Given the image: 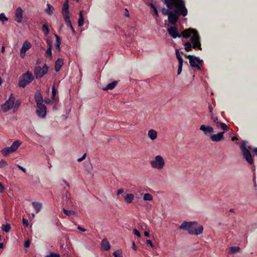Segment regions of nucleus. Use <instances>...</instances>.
Here are the masks:
<instances>
[{
	"instance_id": "09e8293b",
	"label": "nucleus",
	"mask_w": 257,
	"mask_h": 257,
	"mask_svg": "<svg viewBox=\"0 0 257 257\" xmlns=\"http://www.w3.org/2000/svg\"><path fill=\"white\" fill-rule=\"evenodd\" d=\"M22 221H23V225H24L25 227H28V225H29V222H28V221L26 219H25V218H23V220H22Z\"/></svg>"
},
{
	"instance_id": "680f3d73",
	"label": "nucleus",
	"mask_w": 257,
	"mask_h": 257,
	"mask_svg": "<svg viewBox=\"0 0 257 257\" xmlns=\"http://www.w3.org/2000/svg\"><path fill=\"white\" fill-rule=\"evenodd\" d=\"M211 120L214 122H216V121L217 120V117H214L213 116H212L211 117Z\"/></svg>"
},
{
	"instance_id": "9b49d317",
	"label": "nucleus",
	"mask_w": 257,
	"mask_h": 257,
	"mask_svg": "<svg viewBox=\"0 0 257 257\" xmlns=\"http://www.w3.org/2000/svg\"><path fill=\"white\" fill-rule=\"evenodd\" d=\"M180 16L179 12H177V10H174V12H171L168 16V21L172 25H175L178 21Z\"/></svg>"
},
{
	"instance_id": "c85d7f7f",
	"label": "nucleus",
	"mask_w": 257,
	"mask_h": 257,
	"mask_svg": "<svg viewBox=\"0 0 257 257\" xmlns=\"http://www.w3.org/2000/svg\"><path fill=\"white\" fill-rule=\"evenodd\" d=\"M134 198V196L133 194H127L125 196L124 200L127 203H130L133 201Z\"/></svg>"
},
{
	"instance_id": "6e6552de",
	"label": "nucleus",
	"mask_w": 257,
	"mask_h": 257,
	"mask_svg": "<svg viewBox=\"0 0 257 257\" xmlns=\"http://www.w3.org/2000/svg\"><path fill=\"white\" fill-rule=\"evenodd\" d=\"M203 227L199 225L196 222H192L191 226L189 228L188 233L190 234L199 235L202 233Z\"/></svg>"
},
{
	"instance_id": "f03ea898",
	"label": "nucleus",
	"mask_w": 257,
	"mask_h": 257,
	"mask_svg": "<svg viewBox=\"0 0 257 257\" xmlns=\"http://www.w3.org/2000/svg\"><path fill=\"white\" fill-rule=\"evenodd\" d=\"M164 4L168 9L177 10L182 16L187 15L188 10L184 0H164Z\"/></svg>"
},
{
	"instance_id": "473e14b6",
	"label": "nucleus",
	"mask_w": 257,
	"mask_h": 257,
	"mask_svg": "<svg viewBox=\"0 0 257 257\" xmlns=\"http://www.w3.org/2000/svg\"><path fill=\"white\" fill-rule=\"evenodd\" d=\"M143 199L145 201H151L153 200V196L149 193H145Z\"/></svg>"
},
{
	"instance_id": "de8ad7c7",
	"label": "nucleus",
	"mask_w": 257,
	"mask_h": 257,
	"mask_svg": "<svg viewBox=\"0 0 257 257\" xmlns=\"http://www.w3.org/2000/svg\"><path fill=\"white\" fill-rule=\"evenodd\" d=\"M47 257H60V255L56 253H51Z\"/></svg>"
},
{
	"instance_id": "f704fd0d",
	"label": "nucleus",
	"mask_w": 257,
	"mask_h": 257,
	"mask_svg": "<svg viewBox=\"0 0 257 257\" xmlns=\"http://www.w3.org/2000/svg\"><path fill=\"white\" fill-rule=\"evenodd\" d=\"M240 248L238 246H231L230 247V251L232 253H235L239 251Z\"/></svg>"
},
{
	"instance_id": "774afa93",
	"label": "nucleus",
	"mask_w": 257,
	"mask_h": 257,
	"mask_svg": "<svg viewBox=\"0 0 257 257\" xmlns=\"http://www.w3.org/2000/svg\"><path fill=\"white\" fill-rule=\"evenodd\" d=\"M208 108H209V109L210 110V112H211L212 111V110H213V108L212 107L211 105H209Z\"/></svg>"
},
{
	"instance_id": "58836bf2",
	"label": "nucleus",
	"mask_w": 257,
	"mask_h": 257,
	"mask_svg": "<svg viewBox=\"0 0 257 257\" xmlns=\"http://www.w3.org/2000/svg\"><path fill=\"white\" fill-rule=\"evenodd\" d=\"M217 124H219L224 131H227L228 130V126L224 123L217 122Z\"/></svg>"
},
{
	"instance_id": "37998d69",
	"label": "nucleus",
	"mask_w": 257,
	"mask_h": 257,
	"mask_svg": "<svg viewBox=\"0 0 257 257\" xmlns=\"http://www.w3.org/2000/svg\"><path fill=\"white\" fill-rule=\"evenodd\" d=\"M183 63V62H179V63L178 71H177V74L178 75L180 74L181 72H182Z\"/></svg>"
},
{
	"instance_id": "49530a36",
	"label": "nucleus",
	"mask_w": 257,
	"mask_h": 257,
	"mask_svg": "<svg viewBox=\"0 0 257 257\" xmlns=\"http://www.w3.org/2000/svg\"><path fill=\"white\" fill-rule=\"evenodd\" d=\"M21 105V102L19 100H17L15 103H14V107L15 109H17Z\"/></svg>"
},
{
	"instance_id": "4c0bfd02",
	"label": "nucleus",
	"mask_w": 257,
	"mask_h": 257,
	"mask_svg": "<svg viewBox=\"0 0 257 257\" xmlns=\"http://www.w3.org/2000/svg\"><path fill=\"white\" fill-rule=\"evenodd\" d=\"M2 229L6 232H8L11 229V226L10 224L3 225Z\"/></svg>"
},
{
	"instance_id": "c03bdc74",
	"label": "nucleus",
	"mask_w": 257,
	"mask_h": 257,
	"mask_svg": "<svg viewBox=\"0 0 257 257\" xmlns=\"http://www.w3.org/2000/svg\"><path fill=\"white\" fill-rule=\"evenodd\" d=\"M57 90H56V89L55 88V86L53 85L52 86V99H54V97L56 95V94L57 93Z\"/></svg>"
},
{
	"instance_id": "aec40b11",
	"label": "nucleus",
	"mask_w": 257,
	"mask_h": 257,
	"mask_svg": "<svg viewBox=\"0 0 257 257\" xmlns=\"http://www.w3.org/2000/svg\"><path fill=\"white\" fill-rule=\"evenodd\" d=\"M192 222H183L180 226L179 228L182 230H186L189 232V228L191 226Z\"/></svg>"
},
{
	"instance_id": "7ed1b4c3",
	"label": "nucleus",
	"mask_w": 257,
	"mask_h": 257,
	"mask_svg": "<svg viewBox=\"0 0 257 257\" xmlns=\"http://www.w3.org/2000/svg\"><path fill=\"white\" fill-rule=\"evenodd\" d=\"M34 80V77L31 72L28 71L23 74L19 79V86L25 88Z\"/></svg>"
},
{
	"instance_id": "e433bc0d",
	"label": "nucleus",
	"mask_w": 257,
	"mask_h": 257,
	"mask_svg": "<svg viewBox=\"0 0 257 257\" xmlns=\"http://www.w3.org/2000/svg\"><path fill=\"white\" fill-rule=\"evenodd\" d=\"M47 43L49 45V47L47 49L46 53L50 57H52V46L50 42H48Z\"/></svg>"
},
{
	"instance_id": "4468645a",
	"label": "nucleus",
	"mask_w": 257,
	"mask_h": 257,
	"mask_svg": "<svg viewBox=\"0 0 257 257\" xmlns=\"http://www.w3.org/2000/svg\"><path fill=\"white\" fill-rule=\"evenodd\" d=\"M62 14L63 15L64 20L67 19V18H70L68 0H66V2L64 3L63 5L62 9Z\"/></svg>"
},
{
	"instance_id": "20e7f679",
	"label": "nucleus",
	"mask_w": 257,
	"mask_h": 257,
	"mask_svg": "<svg viewBox=\"0 0 257 257\" xmlns=\"http://www.w3.org/2000/svg\"><path fill=\"white\" fill-rule=\"evenodd\" d=\"M240 148L243 158L248 163V164L252 165L253 164V160L250 151L246 148V143L244 141H243L241 143Z\"/></svg>"
},
{
	"instance_id": "9d476101",
	"label": "nucleus",
	"mask_w": 257,
	"mask_h": 257,
	"mask_svg": "<svg viewBox=\"0 0 257 257\" xmlns=\"http://www.w3.org/2000/svg\"><path fill=\"white\" fill-rule=\"evenodd\" d=\"M37 108L36 113L37 115L41 118H44L47 113V108L44 104H39L37 105Z\"/></svg>"
},
{
	"instance_id": "8fccbe9b",
	"label": "nucleus",
	"mask_w": 257,
	"mask_h": 257,
	"mask_svg": "<svg viewBox=\"0 0 257 257\" xmlns=\"http://www.w3.org/2000/svg\"><path fill=\"white\" fill-rule=\"evenodd\" d=\"M133 232H134V234H135L136 236H137L139 237H141V233L137 229H134Z\"/></svg>"
},
{
	"instance_id": "dca6fc26",
	"label": "nucleus",
	"mask_w": 257,
	"mask_h": 257,
	"mask_svg": "<svg viewBox=\"0 0 257 257\" xmlns=\"http://www.w3.org/2000/svg\"><path fill=\"white\" fill-rule=\"evenodd\" d=\"M224 132H220L217 134L210 136V139L212 142H218L223 139V135Z\"/></svg>"
},
{
	"instance_id": "338daca9",
	"label": "nucleus",
	"mask_w": 257,
	"mask_h": 257,
	"mask_svg": "<svg viewBox=\"0 0 257 257\" xmlns=\"http://www.w3.org/2000/svg\"><path fill=\"white\" fill-rule=\"evenodd\" d=\"M253 151L254 154L256 156H257V148H256L253 149Z\"/></svg>"
},
{
	"instance_id": "603ef678",
	"label": "nucleus",
	"mask_w": 257,
	"mask_h": 257,
	"mask_svg": "<svg viewBox=\"0 0 257 257\" xmlns=\"http://www.w3.org/2000/svg\"><path fill=\"white\" fill-rule=\"evenodd\" d=\"M17 167L20 169L21 170H22L24 173H26V169L25 168H24V167H23L22 166H21V165H17Z\"/></svg>"
},
{
	"instance_id": "f3484780",
	"label": "nucleus",
	"mask_w": 257,
	"mask_h": 257,
	"mask_svg": "<svg viewBox=\"0 0 257 257\" xmlns=\"http://www.w3.org/2000/svg\"><path fill=\"white\" fill-rule=\"evenodd\" d=\"M35 99L37 105H39V104H43V99L42 95L40 92L37 91L35 95Z\"/></svg>"
},
{
	"instance_id": "423d86ee",
	"label": "nucleus",
	"mask_w": 257,
	"mask_h": 257,
	"mask_svg": "<svg viewBox=\"0 0 257 257\" xmlns=\"http://www.w3.org/2000/svg\"><path fill=\"white\" fill-rule=\"evenodd\" d=\"M48 71V67L46 64H45L42 68L40 66L35 67L34 73L36 76V79H39L43 77L45 74H46Z\"/></svg>"
},
{
	"instance_id": "1a4fd4ad",
	"label": "nucleus",
	"mask_w": 257,
	"mask_h": 257,
	"mask_svg": "<svg viewBox=\"0 0 257 257\" xmlns=\"http://www.w3.org/2000/svg\"><path fill=\"white\" fill-rule=\"evenodd\" d=\"M15 98L12 94L6 102L2 105V109L4 112H7L14 106Z\"/></svg>"
},
{
	"instance_id": "72a5a7b5",
	"label": "nucleus",
	"mask_w": 257,
	"mask_h": 257,
	"mask_svg": "<svg viewBox=\"0 0 257 257\" xmlns=\"http://www.w3.org/2000/svg\"><path fill=\"white\" fill-rule=\"evenodd\" d=\"M63 210L64 213L67 216H70L72 215H74L75 214V212L73 210H68L65 208H63Z\"/></svg>"
},
{
	"instance_id": "c9c22d12",
	"label": "nucleus",
	"mask_w": 257,
	"mask_h": 257,
	"mask_svg": "<svg viewBox=\"0 0 257 257\" xmlns=\"http://www.w3.org/2000/svg\"><path fill=\"white\" fill-rule=\"evenodd\" d=\"M175 53H176V57L177 58V59L178 60V61H179V62H183V59L181 57L180 54V52H179V51L178 49H176V51H175Z\"/></svg>"
},
{
	"instance_id": "6ab92c4d",
	"label": "nucleus",
	"mask_w": 257,
	"mask_h": 257,
	"mask_svg": "<svg viewBox=\"0 0 257 257\" xmlns=\"http://www.w3.org/2000/svg\"><path fill=\"white\" fill-rule=\"evenodd\" d=\"M63 65V60L62 59L58 58L56 62H55V69L56 72H58L60 69L61 68L62 66Z\"/></svg>"
},
{
	"instance_id": "a211bd4d",
	"label": "nucleus",
	"mask_w": 257,
	"mask_h": 257,
	"mask_svg": "<svg viewBox=\"0 0 257 257\" xmlns=\"http://www.w3.org/2000/svg\"><path fill=\"white\" fill-rule=\"evenodd\" d=\"M31 47L30 43L25 41L20 49V52L21 53H26V51L29 50Z\"/></svg>"
},
{
	"instance_id": "5701e85b",
	"label": "nucleus",
	"mask_w": 257,
	"mask_h": 257,
	"mask_svg": "<svg viewBox=\"0 0 257 257\" xmlns=\"http://www.w3.org/2000/svg\"><path fill=\"white\" fill-rule=\"evenodd\" d=\"M118 83L117 81H114L111 83L108 84L105 87L103 88L104 90H112L113 89Z\"/></svg>"
},
{
	"instance_id": "2eb2a0df",
	"label": "nucleus",
	"mask_w": 257,
	"mask_h": 257,
	"mask_svg": "<svg viewBox=\"0 0 257 257\" xmlns=\"http://www.w3.org/2000/svg\"><path fill=\"white\" fill-rule=\"evenodd\" d=\"M200 130L203 132L204 134L207 136H210L213 132V128L209 125L202 124L200 127Z\"/></svg>"
},
{
	"instance_id": "13d9d810",
	"label": "nucleus",
	"mask_w": 257,
	"mask_h": 257,
	"mask_svg": "<svg viewBox=\"0 0 257 257\" xmlns=\"http://www.w3.org/2000/svg\"><path fill=\"white\" fill-rule=\"evenodd\" d=\"M123 191H124L123 189H120L117 190L116 195H119L120 194H122L123 192Z\"/></svg>"
},
{
	"instance_id": "7c9ffc66",
	"label": "nucleus",
	"mask_w": 257,
	"mask_h": 257,
	"mask_svg": "<svg viewBox=\"0 0 257 257\" xmlns=\"http://www.w3.org/2000/svg\"><path fill=\"white\" fill-rule=\"evenodd\" d=\"M42 31L45 35H47L49 33V29L48 28V25L45 24L43 25L42 28Z\"/></svg>"
},
{
	"instance_id": "864d4df0",
	"label": "nucleus",
	"mask_w": 257,
	"mask_h": 257,
	"mask_svg": "<svg viewBox=\"0 0 257 257\" xmlns=\"http://www.w3.org/2000/svg\"><path fill=\"white\" fill-rule=\"evenodd\" d=\"M153 11L154 12V16L156 18H157V17H159L158 12L157 8L154 9Z\"/></svg>"
},
{
	"instance_id": "39448f33",
	"label": "nucleus",
	"mask_w": 257,
	"mask_h": 257,
	"mask_svg": "<svg viewBox=\"0 0 257 257\" xmlns=\"http://www.w3.org/2000/svg\"><path fill=\"white\" fill-rule=\"evenodd\" d=\"M152 168L157 169H162L165 166V161L160 155L156 156L155 159L150 162Z\"/></svg>"
},
{
	"instance_id": "b1692460",
	"label": "nucleus",
	"mask_w": 257,
	"mask_h": 257,
	"mask_svg": "<svg viewBox=\"0 0 257 257\" xmlns=\"http://www.w3.org/2000/svg\"><path fill=\"white\" fill-rule=\"evenodd\" d=\"M13 152L10 147L5 148L1 151V153L4 157L7 156L9 154Z\"/></svg>"
},
{
	"instance_id": "393cba45",
	"label": "nucleus",
	"mask_w": 257,
	"mask_h": 257,
	"mask_svg": "<svg viewBox=\"0 0 257 257\" xmlns=\"http://www.w3.org/2000/svg\"><path fill=\"white\" fill-rule=\"evenodd\" d=\"M21 144V143L20 141L17 140L15 141L10 147L11 150H12V151H13L14 152H15L18 149V148H19Z\"/></svg>"
},
{
	"instance_id": "69168bd1",
	"label": "nucleus",
	"mask_w": 257,
	"mask_h": 257,
	"mask_svg": "<svg viewBox=\"0 0 257 257\" xmlns=\"http://www.w3.org/2000/svg\"><path fill=\"white\" fill-rule=\"evenodd\" d=\"M144 234H145V235L146 236H147V237H149V236H150V233H149V232H148V231H145V233H144Z\"/></svg>"
},
{
	"instance_id": "a19ab883",
	"label": "nucleus",
	"mask_w": 257,
	"mask_h": 257,
	"mask_svg": "<svg viewBox=\"0 0 257 257\" xmlns=\"http://www.w3.org/2000/svg\"><path fill=\"white\" fill-rule=\"evenodd\" d=\"M161 12L164 15H168L171 13V11H169L168 9H167L166 8H163L161 10Z\"/></svg>"
},
{
	"instance_id": "6e6d98bb",
	"label": "nucleus",
	"mask_w": 257,
	"mask_h": 257,
	"mask_svg": "<svg viewBox=\"0 0 257 257\" xmlns=\"http://www.w3.org/2000/svg\"><path fill=\"white\" fill-rule=\"evenodd\" d=\"M123 15L125 17H129V16H130L129 12L127 9H124V13Z\"/></svg>"
},
{
	"instance_id": "4be33fe9",
	"label": "nucleus",
	"mask_w": 257,
	"mask_h": 257,
	"mask_svg": "<svg viewBox=\"0 0 257 257\" xmlns=\"http://www.w3.org/2000/svg\"><path fill=\"white\" fill-rule=\"evenodd\" d=\"M148 136L152 140H155L157 137V132L154 130H150L148 132Z\"/></svg>"
},
{
	"instance_id": "3c124183",
	"label": "nucleus",
	"mask_w": 257,
	"mask_h": 257,
	"mask_svg": "<svg viewBox=\"0 0 257 257\" xmlns=\"http://www.w3.org/2000/svg\"><path fill=\"white\" fill-rule=\"evenodd\" d=\"M30 243H31V242L30 240H28L27 241H26L25 242V243H24V246L26 247V248H28L30 246Z\"/></svg>"
},
{
	"instance_id": "2f4dec72",
	"label": "nucleus",
	"mask_w": 257,
	"mask_h": 257,
	"mask_svg": "<svg viewBox=\"0 0 257 257\" xmlns=\"http://www.w3.org/2000/svg\"><path fill=\"white\" fill-rule=\"evenodd\" d=\"M55 37L56 39V48L58 50H60V46L61 45V39L60 37L57 35L55 34Z\"/></svg>"
},
{
	"instance_id": "052dcab7",
	"label": "nucleus",
	"mask_w": 257,
	"mask_h": 257,
	"mask_svg": "<svg viewBox=\"0 0 257 257\" xmlns=\"http://www.w3.org/2000/svg\"><path fill=\"white\" fill-rule=\"evenodd\" d=\"M70 198V194L67 191L66 193V199H69Z\"/></svg>"
},
{
	"instance_id": "e2e57ef3",
	"label": "nucleus",
	"mask_w": 257,
	"mask_h": 257,
	"mask_svg": "<svg viewBox=\"0 0 257 257\" xmlns=\"http://www.w3.org/2000/svg\"><path fill=\"white\" fill-rule=\"evenodd\" d=\"M148 5L151 8L153 9V10L155 9V8H156V7L152 3H149Z\"/></svg>"
},
{
	"instance_id": "79ce46f5",
	"label": "nucleus",
	"mask_w": 257,
	"mask_h": 257,
	"mask_svg": "<svg viewBox=\"0 0 257 257\" xmlns=\"http://www.w3.org/2000/svg\"><path fill=\"white\" fill-rule=\"evenodd\" d=\"M8 19L6 17L4 13H2L0 14V21L4 22L5 21H7Z\"/></svg>"
},
{
	"instance_id": "f257e3e1",
	"label": "nucleus",
	"mask_w": 257,
	"mask_h": 257,
	"mask_svg": "<svg viewBox=\"0 0 257 257\" xmlns=\"http://www.w3.org/2000/svg\"><path fill=\"white\" fill-rule=\"evenodd\" d=\"M181 37L184 38H189L191 36L190 42L188 41L184 43L185 49L186 51L189 52L192 48L195 50H201L202 48L200 42V37L198 32L192 28H189L182 31L181 34Z\"/></svg>"
},
{
	"instance_id": "f8f14e48",
	"label": "nucleus",
	"mask_w": 257,
	"mask_h": 257,
	"mask_svg": "<svg viewBox=\"0 0 257 257\" xmlns=\"http://www.w3.org/2000/svg\"><path fill=\"white\" fill-rule=\"evenodd\" d=\"M169 34L173 38L175 39L177 37L181 38V35L179 34L178 29L176 27L172 26L168 29Z\"/></svg>"
},
{
	"instance_id": "bf43d9fd",
	"label": "nucleus",
	"mask_w": 257,
	"mask_h": 257,
	"mask_svg": "<svg viewBox=\"0 0 257 257\" xmlns=\"http://www.w3.org/2000/svg\"><path fill=\"white\" fill-rule=\"evenodd\" d=\"M77 229L82 232H85L86 231V230L84 228H83L81 226H78L77 227Z\"/></svg>"
},
{
	"instance_id": "c756f323",
	"label": "nucleus",
	"mask_w": 257,
	"mask_h": 257,
	"mask_svg": "<svg viewBox=\"0 0 257 257\" xmlns=\"http://www.w3.org/2000/svg\"><path fill=\"white\" fill-rule=\"evenodd\" d=\"M47 8L46 9V12L50 16H51L53 13V11L54 9L53 7L49 4H47Z\"/></svg>"
},
{
	"instance_id": "0e129e2a",
	"label": "nucleus",
	"mask_w": 257,
	"mask_h": 257,
	"mask_svg": "<svg viewBox=\"0 0 257 257\" xmlns=\"http://www.w3.org/2000/svg\"><path fill=\"white\" fill-rule=\"evenodd\" d=\"M4 190V187L3 185L0 183V192H2Z\"/></svg>"
},
{
	"instance_id": "bb28decb",
	"label": "nucleus",
	"mask_w": 257,
	"mask_h": 257,
	"mask_svg": "<svg viewBox=\"0 0 257 257\" xmlns=\"http://www.w3.org/2000/svg\"><path fill=\"white\" fill-rule=\"evenodd\" d=\"M65 22V23L66 24V26L70 28L72 31V32L73 34H76V32L75 31V30L74 29L72 24H71V21L70 20V18H67V19H64V20Z\"/></svg>"
},
{
	"instance_id": "0eeeda50",
	"label": "nucleus",
	"mask_w": 257,
	"mask_h": 257,
	"mask_svg": "<svg viewBox=\"0 0 257 257\" xmlns=\"http://www.w3.org/2000/svg\"><path fill=\"white\" fill-rule=\"evenodd\" d=\"M185 56L189 58V63L192 67L197 68L199 70L201 69L200 65H201V63L203 62L202 60H200L199 58L193 55H185Z\"/></svg>"
},
{
	"instance_id": "a878e982",
	"label": "nucleus",
	"mask_w": 257,
	"mask_h": 257,
	"mask_svg": "<svg viewBox=\"0 0 257 257\" xmlns=\"http://www.w3.org/2000/svg\"><path fill=\"white\" fill-rule=\"evenodd\" d=\"M101 246L105 250H108L110 249V244L106 239H103L101 241Z\"/></svg>"
},
{
	"instance_id": "4d7b16f0",
	"label": "nucleus",
	"mask_w": 257,
	"mask_h": 257,
	"mask_svg": "<svg viewBox=\"0 0 257 257\" xmlns=\"http://www.w3.org/2000/svg\"><path fill=\"white\" fill-rule=\"evenodd\" d=\"M147 243L148 244H149L152 248H153L154 246L153 244L152 241L151 240H147Z\"/></svg>"
},
{
	"instance_id": "cd10ccee",
	"label": "nucleus",
	"mask_w": 257,
	"mask_h": 257,
	"mask_svg": "<svg viewBox=\"0 0 257 257\" xmlns=\"http://www.w3.org/2000/svg\"><path fill=\"white\" fill-rule=\"evenodd\" d=\"M79 18L78 20V25L79 27H81L84 23V18L82 11H80L79 13Z\"/></svg>"
},
{
	"instance_id": "5fc2aeb1",
	"label": "nucleus",
	"mask_w": 257,
	"mask_h": 257,
	"mask_svg": "<svg viewBox=\"0 0 257 257\" xmlns=\"http://www.w3.org/2000/svg\"><path fill=\"white\" fill-rule=\"evenodd\" d=\"M86 154H84L82 157L78 159L77 161L78 162H80L81 161H82L83 160H84L86 158Z\"/></svg>"
},
{
	"instance_id": "ddd939ff",
	"label": "nucleus",
	"mask_w": 257,
	"mask_h": 257,
	"mask_svg": "<svg viewBox=\"0 0 257 257\" xmlns=\"http://www.w3.org/2000/svg\"><path fill=\"white\" fill-rule=\"evenodd\" d=\"M24 11L21 7L17 8L15 14V21L18 23H22L23 22V13Z\"/></svg>"
},
{
	"instance_id": "ea45409f",
	"label": "nucleus",
	"mask_w": 257,
	"mask_h": 257,
	"mask_svg": "<svg viewBox=\"0 0 257 257\" xmlns=\"http://www.w3.org/2000/svg\"><path fill=\"white\" fill-rule=\"evenodd\" d=\"M113 255L114 257H122L121 251L120 250H116L113 252Z\"/></svg>"
},
{
	"instance_id": "412c9836",
	"label": "nucleus",
	"mask_w": 257,
	"mask_h": 257,
	"mask_svg": "<svg viewBox=\"0 0 257 257\" xmlns=\"http://www.w3.org/2000/svg\"><path fill=\"white\" fill-rule=\"evenodd\" d=\"M32 205L35 208L36 213H39L42 208V204L38 202H33Z\"/></svg>"
},
{
	"instance_id": "a18cd8bd",
	"label": "nucleus",
	"mask_w": 257,
	"mask_h": 257,
	"mask_svg": "<svg viewBox=\"0 0 257 257\" xmlns=\"http://www.w3.org/2000/svg\"><path fill=\"white\" fill-rule=\"evenodd\" d=\"M8 165V163L4 160H1L0 161V168H3Z\"/></svg>"
}]
</instances>
